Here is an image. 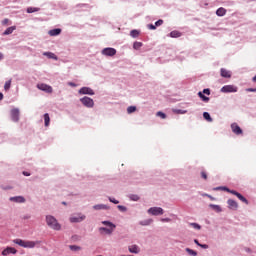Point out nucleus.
Returning a JSON list of instances; mask_svg holds the SVG:
<instances>
[{"label": "nucleus", "mask_w": 256, "mask_h": 256, "mask_svg": "<svg viewBox=\"0 0 256 256\" xmlns=\"http://www.w3.org/2000/svg\"><path fill=\"white\" fill-rule=\"evenodd\" d=\"M14 243L25 249H33L36 245H39V241H25L21 239H15Z\"/></svg>", "instance_id": "1"}, {"label": "nucleus", "mask_w": 256, "mask_h": 256, "mask_svg": "<svg viewBox=\"0 0 256 256\" xmlns=\"http://www.w3.org/2000/svg\"><path fill=\"white\" fill-rule=\"evenodd\" d=\"M46 223L50 229H53L54 231H61V224L57 222V219L53 216H46Z\"/></svg>", "instance_id": "2"}, {"label": "nucleus", "mask_w": 256, "mask_h": 256, "mask_svg": "<svg viewBox=\"0 0 256 256\" xmlns=\"http://www.w3.org/2000/svg\"><path fill=\"white\" fill-rule=\"evenodd\" d=\"M102 225H106V227H109V228H105V227L99 228L100 233H103V231H105L106 235H112L113 231H115L117 227L115 224L109 221H102Z\"/></svg>", "instance_id": "3"}, {"label": "nucleus", "mask_w": 256, "mask_h": 256, "mask_svg": "<svg viewBox=\"0 0 256 256\" xmlns=\"http://www.w3.org/2000/svg\"><path fill=\"white\" fill-rule=\"evenodd\" d=\"M80 101L82 105H84V107L93 108L95 105V102L93 101V99L87 96L81 98Z\"/></svg>", "instance_id": "4"}, {"label": "nucleus", "mask_w": 256, "mask_h": 256, "mask_svg": "<svg viewBox=\"0 0 256 256\" xmlns=\"http://www.w3.org/2000/svg\"><path fill=\"white\" fill-rule=\"evenodd\" d=\"M222 93H237V86L235 85H225L221 88Z\"/></svg>", "instance_id": "5"}, {"label": "nucleus", "mask_w": 256, "mask_h": 256, "mask_svg": "<svg viewBox=\"0 0 256 256\" xmlns=\"http://www.w3.org/2000/svg\"><path fill=\"white\" fill-rule=\"evenodd\" d=\"M148 213L150 215L157 216V215H163L165 211L161 207H151L150 209H148Z\"/></svg>", "instance_id": "6"}, {"label": "nucleus", "mask_w": 256, "mask_h": 256, "mask_svg": "<svg viewBox=\"0 0 256 256\" xmlns=\"http://www.w3.org/2000/svg\"><path fill=\"white\" fill-rule=\"evenodd\" d=\"M102 55H106V57H113L114 55H117V50H115V48H104L102 50Z\"/></svg>", "instance_id": "7"}, {"label": "nucleus", "mask_w": 256, "mask_h": 256, "mask_svg": "<svg viewBox=\"0 0 256 256\" xmlns=\"http://www.w3.org/2000/svg\"><path fill=\"white\" fill-rule=\"evenodd\" d=\"M37 88L40 89V91H45V93H53V87L47 84H38Z\"/></svg>", "instance_id": "8"}, {"label": "nucleus", "mask_w": 256, "mask_h": 256, "mask_svg": "<svg viewBox=\"0 0 256 256\" xmlns=\"http://www.w3.org/2000/svg\"><path fill=\"white\" fill-rule=\"evenodd\" d=\"M229 193H231L232 195H235L240 201H242V203L249 205V201L247 200V198H245L243 195H241V193H239L235 190H230Z\"/></svg>", "instance_id": "9"}, {"label": "nucleus", "mask_w": 256, "mask_h": 256, "mask_svg": "<svg viewBox=\"0 0 256 256\" xmlns=\"http://www.w3.org/2000/svg\"><path fill=\"white\" fill-rule=\"evenodd\" d=\"M79 94L80 95H95V91H93V89H91L89 87H82L79 90Z\"/></svg>", "instance_id": "10"}, {"label": "nucleus", "mask_w": 256, "mask_h": 256, "mask_svg": "<svg viewBox=\"0 0 256 256\" xmlns=\"http://www.w3.org/2000/svg\"><path fill=\"white\" fill-rule=\"evenodd\" d=\"M81 221H85V215L78 214L70 217V223H81Z\"/></svg>", "instance_id": "11"}, {"label": "nucleus", "mask_w": 256, "mask_h": 256, "mask_svg": "<svg viewBox=\"0 0 256 256\" xmlns=\"http://www.w3.org/2000/svg\"><path fill=\"white\" fill-rule=\"evenodd\" d=\"M231 129L235 135H243V130L241 129V127H239L237 123L231 124Z\"/></svg>", "instance_id": "12"}, {"label": "nucleus", "mask_w": 256, "mask_h": 256, "mask_svg": "<svg viewBox=\"0 0 256 256\" xmlns=\"http://www.w3.org/2000/svg\"><path fill=\"white\" fill-rule=\"evenodd\" d=\"M17 253V249L13 248V247H7L2 251V255L3 256H7V255H15Z\"/></svg>", "instance_id": "13"}, {"label": "nucleus", "mask_w": 256, "mask_h": 256, "mask_svg": "<svg viewBox=\"0 0 256 256\" xmlns=\"http://www.w3.org/2000/svg\"><path fill=\"white\" fill-rule=\"evenodd\" d=\"M11 119L15 123H17V121H19V109L14 108L11 110Z\"/></svg>", "instance_id": "14"}, {"label": "nucleus", "mask_w": 256, "mask_h": 256, "mask_svg": "<svg viewBox=\"0 0 256 256\" xmlns=\"http://www.w3.org/2000/svg\"><path fill=\"white\" fill-rule=\"evenodd\" d=\"M227 203H228L229 209H232L234 211L237 210V208L239 207V204H237V202L235 200H233V199H229L227 201Z\"/></svg>", "instance_id": "15"}, {"label": "nucleus", "mask_w": 256, "mask_h": 256, "mask_svg": "<svg viewBox=\"0 0 256 256\" xmlns=\"http://www.w3.org/2000/svg\"><path fill=\"white\" fill-rule=\"evenodd\" d=\"M220 73H221V77H224V78H226V79H230V77H231V72L228 71V70L225 69V68H222V69L220 70Z\"/></svg>", "instance_id": "16"}, {"label": "nucleus", "mask_w": 256, "mask_h": 256, "mask_svg": "<svg viewBox=\"0 0 256 256\" xmlns=\"http://www.w3.org/2000/svg\"><path fill=\"white\" fill-rule=\"evenodd\" d=\"M10 201H14V203H25V198L23 196L11 197Z\"/></svg>", "instance_id": "17"}, {"label": "nucleus", "mask_w": 256, "mask_h": 256, "mask_svg": "<svg viewBox=\"0 0 256 256\" xmlns=\"http://www.w3.org/2000/svg\"><path fill=\"white\" fill-rule=\"evenodd\" d=\"M93 209H95V211L107 210L109 209V206L105 204H97L93 206Z\"/></svg>", "instance_id": "18"}, {"label": "nucleus", "mask_w": 256, "mask_h": 256, "mask_svg": "<svg viewBox=\"0 0 256 256\" xmlns=\"http://www.w3.org/2000/svg\"><path fill=\"white\" fill-rule=\"evenodd\" d=\"M48 33L51 37H56V35H61V29L60 28L52 29Z\"/></svg>", "instance_id": "19"}, {"label": "nucleus", "mask_w": 256, "mask_h": 256, "mask_svg": "<svg viewBox=\"0 0 256 256\" xmlns=\"http://www.w3.org/2000/svg\"><path fill=\"white\" fill-rule=\"evenodd\" d=\"M226 13H227V10L225 8H223V7L218 8L217 11H216V15L218 17H224V15Z\"/></svg>", "instance_id": "20"}, {"label": "nucleus", "mask_w": 256, "mask_h": 256, "mask_svg": "<svg viewBox=\"0 0 256 256\" xmlns=\"http://www.w3.org/2000/svg\"><path fill=\"white\" fill-rule=\"evenodd\" d=\"M15 29H17L16 26L8 27V28L3 32V35H11V33H13V31H15Z\"/></svg>", "instance_id": "21"}, {"label": "nucleus", "mask_w": 256, "mask_h": 256, "mask_svg": "<svg viewBox=\"0 0 256 256\" xmlns=\"http://www.w3.org/2000/svg\"><path fill=\"white\" fill-rule=\"evenodd\" d=\"M44 55L46 57H48V59H54L55 61H57V55H55V53L53 52H45Z\"/></svg>", "instance_id": "22"}, {"label": "nucleus", "mask_w": 256, "mask_h": 256, "mask_svg": "<svg viewBox=\"0 0 256 256\" xmlns=\"http://www.w3.org/2000/svg\"><path fill=\"white\" fill-rule=\"evenodd\" d=\"M44 123H45V127H49V123H51V118L49 117V113L44 114Z\"/></svg>", "instance_id": "23"}, {"label": "nucleus", "mask_w": 256, "mask_h": 256, "mask_svg": "<svg viewBox=\"0 0 256 256\" xmlns=\"http://www.w3.org/2000/svg\"><path fill=\"white\" fill-rule=\"evenodd\" d=\"M26 11H27V13H37L38 11H41V8L28 7Z\"/></svg>", "instance_id": "24"}, {"label": "nucleus", "mask_w": 256, "mask_h": 256, "mask_svg": "<svg viewBox=\"0 0 256 256\" xmlns=\"http://www.w3.org/2000/svg\"><path fill=\"white\" fill-rule=\"evenodd\" d=\"M151 223H153V219H147V220L140 221L139 225L147 226V225H151Z\"/></svg>", "instance_id": "25"}, {"label": "nucleus", "mask_w": 256, "mask_h": 256, "mask_svg": "<svg viewBox=\"0 0 256 256\" xmlns=\"http://www.w3.org/2000/svg\"><path fill=\"white\" fill-rule=\"evenodd\" d=\"M130 253H139V247L137 245H132L129 247Z\"/></svg>", "instance_id": "26"}, {"label": "nucleus", "mask_w": 256, "mask_h": 256, "mask_svg": "<svg viewBox=\"0 0 256 256\" xmlns=\"http://www.w3.org/2000/svg\"><path fill=\"white\" fill-rule=\"evenodd\" d=\"M170 37L172 38H177V37H181V32L174 30L170 33Z\"/></svg>", "instance_id": "27"}, {"label": "nucleus", "mask_w": 256, "mask_h": 256, "mask_svg": "<svg viewBox=\"0 0 256 256\" xmlns=\"http://www.w3.org/2000/svg\"><path fill=\"white\" fill-rule=\"evenodd\" d=\"M203 117L204 119H206V121H208L209 123H211L213 121V118H211V115L208 112H204L203 113Z\"/></svg>", "instance_id": "28"}, {"label": "nucleus", "mask_w": 256, "mask_h": 256, "mask_svg": "<svg viewBox=\"0 0 256 256\" xmlns=\"http://www.w3.org/2000/svg\"><path fill=\"white\" fill-rule=\"evenodd\" d=\"M198 97H200V99H202V101H205L207 103V101H209V97L203 95V92H198Z\"/></svg>", "instance_id": "29"}, {"label": "nucleus", "mask_w": 256, "mask_h": 256, "mask_svg": "<svg viewBox=\"0 0 256 256\" xmlns=\"http://www.w3.org/2000/svg\"><path fill=\"white\" fill-rule=\"evenodd\" d=\"M198 97H200V99H202V101H205L207 103V101H209V97L203 95V92H198Z\"/></svg>", "instance_id": "30"}, {"label": "nucleus", "mask_w": 256, "mask_h": 256, "mask_svg": "<svg viewBox=\"0 0 256 256\" xmlns=\"http://www.w3.org/2000/svg\"><path fill=\"white\" fill-rule=\"evenodd\" d=\"M142 47H143V43L141 42H134L133 44V49L139 50Z\"/></svg>", "instance_id": "31"}, {"label": "nucleus", "mask_w": 256, "mask_h": 256, "mask_svg": "<svg viewBox=\"0 0 256 256\" xmlns=\"http://www.w3.org/2000/svg\"><path fill=\"white\" fill-rule=\"evenodd\" d=\"M136 111H137V107H135V106H129L127 108V113L128 114L135 113Z\"/></svg>", "instance_id": "32"}, {"label": "nucleus", "mask_w": 256, "mask_h": 256, "mask_svg": "<svg viewBox=\"0 0 256 256\" xmlns=\"http://www.w3.org/2000/svg\"><path fill=\"white\" fill-rule=\"evenodd\" d=\"M156 117H160L161 119H167V114L159 111L156 113Z\"/></svg>", "instance_id": "33"}, {"label": "nucleus", "mask_w": 256, "mask_h": 256, "mask_svg": "<svg viewBox=\"0 0 256 256\" xmlns=\"http://www.w3.org/2000/svg\"><path fill=\"white\" fill-rule=\"evenodd\" d=\"M4 89L5 91H9V89H11V80L5 82Z\"/></svg>", "instance_id": "34"}, {"label": "nucleus", "mask_w": 256, "mask_h": 256, "mask_svg": "<svg viewBox=\"0 0 256 256\" xmlns=\"http://www.w3.org/2000/svg\"><path fill=\"white\" fill-rule=\"evenodd\" d=\"M186 253H188L189 255H192V256H197V252L190 248H186Z\"/></svg>", "instance_id": "35"}, {"label": "nucleus", "mask_w": 256, "mask_h": 256, "mask_svg": "<svg viewBox=\"0 0 256 256\" xmlns=\"http://www.w3.org/2000/svg\"><path fill=\"white\" fill-rule=\"evenodd\" d=\"M69 247L71 251H81V247L77 245H70Z\"/></svg>", "instance_id": "36"}, {"label": "nucleus", "mask_w": 256, "mask_h": 256, "mask_svg": "<svg viewBox=\"0 0 256 256\" xmlns=\"http://www.w3.org/2000/svg\"><path fill=\"white\" fill-rule=\"evenodd\" d=\"M174 113H176L177 115H185V113H187V110L178 109L174 110Z\"/></svg>", "instance_id": "37"}, {"label": "nucleus", "mask_w": 256, "mask_h": 256, "mask_svg": "<svg viewBox=\"0 0 256 256\" xmlns=\"http://www.w3.org/2000/svg\"><path fill=\"white\" fill-rule=\"evenodd\" d=\"M131 37L137 38L139 37V32L137 30H132L130 32Z\"/></svg>", "instance_id": "38"}, {"label": "nucleus", "mask_w": 256, "mask_h": 256, "mask_svg": "<svg viewBox=\"0 0 256 256\" xmlns=\"http://www.w3.org/2000/svg\"><path fill=\"white\" fill-rule=\"evenodd\" d=\"M130 199H131V201H139V196L136 194H132V195H130Z\"/></svg>", "instance_id": "39"}, {"label": "nucleus", "mask_w": 256, "mask_h": 256, "mask_svg": "<svg viewBox=\"0 0 256 256\" xmlns=\"http://www.w3.org/2000/svg\"><path fill=\"white\" fill-rule=\"evenodd\" d=\"M191 225V227H193L194 229H201V225H199V224H197V223H191L190 224Z\"/></svg>", "instance_id": "40"}, {"label": "nucleus", "mask_w": 256, "mask_h": 256, "mask_svg": "<svg viewBox=\"0 0 256 256\" xmlns=\"http://www.w3.org/2000/svg\"><path fill=\"white\" fill-rule=\"evenodd\" d=\"M109 201L114 203V205H119V200H116L115 198H109Z\"/></svg>", "instance_id": "41"}, {"label": "nucleus", "mask_w": 256, "mask_h": 256, "mask_svg": "<svg viewBox=\"0 0 256 256\" xmlns=\"http://www.w3.org/2000/svg\"><path fill=\"white\" fill-rule=\"evenodd\" d=\"M155 25H156V27H161V25H163V20L160 19V20L156 21Z\"/></svg>", "instance_id": "42"}, {"label": "nucleus", "mask_w": 256, "mask_h": 256, "mask_svg": "<svg viewBox=\"0 0 256 256\" xmlns=\"http://www.w3.org/2000/svg\"><path fill=\"white\" fill-rule=\"evenodd\" d=\"M204 95H211V90L209 88H206L203 90Z\"/></svg>", "instance_id": "43"}, {"label": "nucleus", "mask_w": 256, "mask_h": 256, "mask_svg": "<svg viewBox=\"0 0 256 256\" xmlns=\"http://www.w3.org/2000/svg\"><path fill=\"white\" fill-rule=\"evenodd\" d=\"M148 29H151V30L155 31V29H157V26L153 25V24H149Z\"/></svg>", "instance_id": "44"}, {"label": "nucleus", "mask_w": 256, "mask_h": 256, "mask_svg": "<svg viewBox=\"0 0 256 256\" xmlns=\"http://www.w3.org/2000/svg\"><path fill=\"white\" fill-rule=\"evenodd\" d=\"M161 221L162 223H171L170 218H162Z\"/></svg>", "instance_id": "45"}, {"label": "nucleus", "mask_w": 256, "mask_h": 256, "mask_svg": "<svg viewBox=\"0 0 256 256\" xmlns=\"http://www.w3.org/2000/svg\"><path fill=\"white\" fill-rule=\"evenodd\" d=\"M201 177H202V179L207 180V172L202 171L201 172Z\"/></svg>", "instance_id": "46"}, {"label": "nucleus", "mask_w": 256, "mask_h": 256, "mask_svg": "<svg viewBox=\"0 0 256 256\" xmlns=\"http://www.w3.org/2000/svg\"><path fill=\"white\" fill-rule=\"evenodd\" d=\"M119 211H127V208L125 206L118 205Z\"/></svg>", "instance_id": "47"}, {"label": "nucleus", "mask_w": 256, "mask_h": 256, "mask_svg": "<svg viewBox=\"0 0 256 256\" xmlns=\"http://www.w3.org/2000/svg\"><path fill=\"white\" fill-rule=\"evenodd\" d=\"M9 24V19L5 18L3 21H2V25H8Z\"/></svg>", "instance_id": "48"}, {"label": "nucleus", "mask_w": 256, "mask_h": 256, "mask_svg": "<svg viewBox=\"0 0 256 256\" xmlns=\"http://www.w3.org/2000/svg\"><path fill=\"white\" fill-rule=\"evenodd\" d=\"M68 85H69L70 87H77V84H75V83H73V82H69Z\"/></svg>", "instance_id": "49"}, {"label": "nucleus", "mask_w": 256, "mask_h": 256, "mask_svg": "<svg viewBox=\"0 0 256 256\" xmlns=\"http://www.w3.org/2000/svg\"><path fill=\"white\" fill-rule=\"evenodd\" d=\"M248 91H250V92H252V93H255L256 88H249Z\"/></svg>", "instance_id": "50"}, {"label": "nucleus", "mask_w": 256, "mask_h": 256, "mask_svg": "<svg viewBox=\"0 0 256 256\" xmlns=\"http://www.w3.org/2000/svg\"><path fill=\"white\" fill-rule=\"evenodd\" d=\"M23 175H25V177H29L31 174L29 172H23Z\"/></svg>", "instance_id": "51"}, {"label": "nucleus", "mask_w": 256, "mask_h": 256, "mask_svg": "<svg viewBox=\"0 0 256 256\" xmlns=\"http://www.w3.org/2000/svg\"><path fill=\"white\" fill-rule=\"evenodd\" d=\"M224 191H227V193H230L231 189L227 188V187H224L223 188Z\"/></svg>", "instance_id": "52"}, {"label": "nucleus", "mask_w": 256, "mask_h": 256, "mask_svg": "<svg viewBox=\"0 0 256 256\" xmlns=\"http://www.w3.org/2000/svg\"><path fill=\"white\" fill-rule=\"evenodd\" d=\"M200 247H202L203 249H207L208 246L207 244H203V245L200 244Z\"/></svg>", "instance_id": "53"}, {"label": "nucleus", "mask_w": 256, "mask_h": 256, "mask_svg": "<svg viewBox=\"0 0 256 256\" xmlns=\"http://www.w3.org/2000/svg\"><path fill=\"white\" fill-rule=\"evenodd\" d=\"M212 207H214V209H221L218 205H213Z\"/></svg>", "instance_id": "54"}, {"label": "nucleus", "mask_w": 256, "mask_h": 256, "mask_svg": "<svg viewBox=\"0 0 256 256\" xmlns=\"http://www.w3.org/2000/svg\"><path fill=\"white\" fill-rule=\"evenodd\" d=\"M194 243H196V245H199V247L201 246V244H199V240H194Z\"/></svg>", "instance_id": "55"}, {"label": "nucleus", "mask_w": 256, "mask_h": 256, "mask_svg": "<svg viewBox=\"0 0 256 256\" xmlns=\"http://www.w3.org/2000/svg\"><path fill=\"white\" fill-rule=\"evenodd\" d=\"M3 53L0 52V61L3 60Z\"/></svg>", "instance_id": "56"}, {"label": "nucleus", "mask_w": 256, "mask_h": 256, "mask_svg": "<svg viewBox=\"0 0 256 256\" xmlns=\"http://www.w3.org/2000/svg\"><path fill=\"white\" fill-rule=\"evenodd\" d=\"M3 99V93L0 92V101Z\"/></svg>", "instance_id": "57"}, {"label": "nucleus", "mask_w": 256, "mask_h": 256, "mask_svg": "<svg viewBox=\"0 0 256 256\" xmlns=\"http://www.w3.org/2000/svg\"><path fill=\"white\" fill-rule=\"evenodd\" d=\"M252 81H253L254 83H256V76H254V77L252 78Z\"/></svg>", "instance_id": "58"}, {"label": "nucleus", "mask_w": 256, "mask_h": 256, "mask_svg": "<svg viewBox=\"0 0 256 256\" xmlns=\"http://www.w3.org/2000/svg\"><path fill=\"white\" fill-rule=\"evenodd\" d=\"M62 204H63V205H67V203H65V202H62Z\"/></svg>", "instance_id": "59"}]
</instances>
